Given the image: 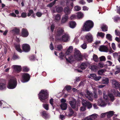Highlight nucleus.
<instances>
[{
    "mask_svg": "<svg viewBox=\"0 0 120 120\" xmlns=\"http://www.w3.org/2000/svg\"><path fill=\"white\" fill-rule=\"evenodd\" d=\"M73 49V47L72 46H69L65 53V57L66 60L70 63L75 60H80L82 59V56L80 52L76 49H75L73 54H71Z\"/></svg>",
    "mask_w": 120,
    "mask_h": 120,
    "instance_id": "obj_1",
    "label": "nucleus"
},
{
    "mask_svg": "<svg viewBox=\"0 0 120 120\" xmlns=\"http://www.w3.org/2000/svg\"><path fill=\"white\" fill-rule=\"evenodd\" d=\"M114 100V98H100L98 100V105L101 106H105L106 103L104 101L105 100L108 103V105H109V102H112Z\"/></svg>",
    "mask_w": 120,
    "mask_h": 120,
    "instance_id": "obj_2",
    "label": "nucleus"
},
{
    "mask_svg": "<svg viewBox=\"0 0 120 120\" xmlns=\"http://www.w3.org/2000/svg\"><path fill=\"white\" fill-rule=\"evenodd\" d=\"M17 84L16 78L15 77H13L8 81L7 87L10 89H14L16 87Z\"/></svg>",
    "mask_w": 120,
    "mask_h": 120,
    "instance_id": "obj_3",
    "label": "nucleus"
},
{
    "mask_svg": "<svg viewBox=\"0 0 120 120\" xmlns=\"http://www.w3.org/2000/svg\"><path fill=\"white\" fill-rule=\"evenodd\" d=\"M94 26V23L93 22L90 20L87 21L84 23L83 28L84 30L86 31H89Z\"/></svg>",
    "mask_w": 120,
    "mask_h": 120,
    "instance_id": "obj_4",
    "label": "nucleus"
},
{
    "mask_svg": "<svg viewBox=\"0 0 120 120\" xmlns=\"http://www.w3.org/2000/svg\"><path fill=\"white\" fill-rule=\"evenodd\" d=\"M58 39L63 42H67L70 40V38L68 34L64 33L61 37L59 38Z\"/></svg>",
    "mask_w": 120,
    "mask_h": 120,
    "instance_id": "obj_5",
    "label": "nucleus"
},
{
    "mask_svg": "<svg viewBox=\"0 0 120 120\" xmlns=\"http://www.w3.org/2000/svg\"><path fill=\"white\" fill-rule=\"evenodd\" d=\"M22 82H25L28 81L30 79V75L27 73H22Z\"/></svg>",
    "mask_w": 120,
    "mask_h": 120,
    "instance_id": "obj_6",
    "label": "nucleus"
},
{
    "mask_svg": "<svg viewBox=\"0 0 120 120\" xmlns=\"http://www.w3.org/2000/svg\"><path fill=\"white\" fill-rule=\"evenodd\" d=\"M85 40L86 42L87 43L91 42L93 41V37L92 34L88 33L85 36Z\"/></svg>",
    "mask_w": 120,
    "mask_h": 120,
    "instance_id": "obj_7",
    "label": "nucleus"
},
{
    "mask_svg": "<svg viewBox=\"0 0 120 120\" xmlns=\"http://www.w3.org/2000/svg\"><path fill=\"white\" fill-rule=\"evenodd\" d=\"M39 98H48V93L47 90H42L40 92L39 94Z\"/></svg>",
    "mask_w": 120,
    "mask_h": 120,
    "instance_id": "obj_8",
    "label": "nucleus"
},
{
    "mask_svg": "<svg viewBox=\"0 0 120 120\" xmlns=\"http://www.w3.org/2000/svg\"><path fill=\"white\" fill-rule=\"evenodd\" d=\"M13 69V71L16 73H19L21 70L22 68L21 66L18 65H13L12 67Z\"/></svg>",
    "mask_w": 120,
    "mask_h": 120,
    "instance_id": "obj_9",
    "label": "nucleus"
},
{
    "mask_svg": "<svg viewBox=\"0 0 120 120\" xmlns=\"http://www.w3.org/2000/svg\"><path fill=\"white\" fill-rule=\"evenodd\" d=\"M1 82L0 83V90H3L6 88V80L4 79H2L0 80Z\"/></svg>",
    "mask_w": 120,
    "mask_h": 120,
    "instance_id": "obj_10",
    "label": "nucleus"
},
{
    "mask_svg": "<svg viewBox=\"0 0 120 120\" xmlns=\"http://www.w3.org/2000/svg\"><path fill=\"white\" fill-rule=\"evenodd\" d=\"M69 103L73 109H76V110H78L77 105L75 100L69 102Z\"/></svg>",
    "mask_w": 120,
    "mask_h": 120,
    "instance_id": "obj_11",
    "label": "nucleus"
},
{
    "mask_svg": "<svg viewBox=\"0 0 120 120\" xmlns=\"http://www.w3.org/2000/svg\"><path fill=\"white\" fill-rule=\"evenodd\" d=\"M22 48L23 51L25 52H28L30 49V46L27 44H24L22 45Z\"/></svg>",
    "mask_w": 120,
    "mask_h": 120,
    "instance_id": "obj_12",
    "label": "nucleus"
},
{
    "mask_svg": "<svg viewBox=\"0 0 120 120\" xmlns=\"http://www.w3.org/2000/svg\"><path fill=\"white\" fill-rule=\"evenodd\" d=\"M90 76L89 77L91 78L92 79H93L94 80L97 81H98L101 78V76H97L96 75L94 74H90Z\"/></svg>",
    "mask_w": 120,
    "mask_h": 120,
    "instance_id": "obj_13",
    "label": "nucleus"
},
{
    "mask_svg": "<svg viewBox=\"0 0 120 120\" xmlns=\"http://www.w3.org/2000/svg\"><path fill=\"white\" fill-rule=\"evenodd\" d=\"M29 35V33L27 30L25 28L22 29L21 36L23 37H26Z\"/></svg>",
    "mask_w": 120,
    "mask_h": 120,
    "instance_id": "obj_14",
    "label": "nucleus"
},
{
    "mask_svg": "<svg viewBox=\"0 0 120 120\" xmlns=\"http://www.w3.org/2000/svg\"><path fill=\"white\" fill-rule=\"evenodd\" d=\"M68 15H64L62 18L61 20V23L64 24L65 23L68 21Z\"/></svg>",
    "mask_w": 120,
    "mask_h": 120,
    "instance_id": "obj_15",
    "label": "nucleus"
},
{
    "mask_svg": "<svg viewBox=\"0 0 120 120\" xmlns=\"http://www.w3.org/2000/svg\"><path fill=\"white\" fill-rule=\"evenodd\" d=\"M71 11V9H70V8L68 7L64 8V12L65 14V15H68L70 14Z\"/></svg>",
    "mask_w": 120,
    "mask_h": 120,
    "instance_id": "obj_16",
    "label": "nucleus"
},
{
    "mask_svg": "<svg viewBox=\"0 0 120 120\" xmlns=\"http://www.w3.org/2000/svg\"><path fill=\"white\" fill-rule=\"evenodd\" d=\"M64 33L63 29L61 28H59L57 30L56 34L57 36H58L62 35H63Z\"/></svg>",
    "mask_w": 120,
    "mask_h": 120,
    "instance_id": "obj_17",
    "label": "nucleus"
},
{
    "mask_svg": "<svg viewBox=\"0 0 120 120\" xmlns=\"http://www.w3.org/2000/svg\"><path fill=\"white\" fill-rule=\"evenodd\" d=\"M99 49L101 52H108V49L107 47L105 46L102 45L100 46Z\"/></svg>",
    "mask_w": 120,
    "mask_h": 120,
    "instance_id": "obj_18",
    "label": "nucleus"
},
{
    "mask_svg": "<svg viewBox=\"0 0 120 120\" xmlns=\"http://www.w3.org/2000/svg\"><path fill=\"white\" fill-rule=\"evenodd\" d=\"M107 117L109 118L112 117L114 113V112L113 111H109L106 112Z\"/></svg>",
    "mask_w": 120,
    "mask_h": 120,
    "instance_id": "obj_19",
    "label": "nucleus"
},
{
    "mask_svg": "<svg viewBox=\"0 0 120 120\" xmlns=\"http://www.w3.org/2000/svg\"><path fill=\"white\" fill-rule=\"evenodd\" d=\"M84 16V14L81 11H79L77 13V17L79 19L82 18Z\"/></svg>",
    "mask_w": 120,
    "mask_h": 120,
    "instance_id": "obj_20",
    "label": "nucleus"
},
{
    "mask_svg": "<svg viewBox=\"0 0 120 120\" xmlns=\"http://www.w3.org/2000/svg\"><path fill=\"white\" fill-rule=\"evenodd\" d=\"M89 68L92 70L95 71L97 70L98 67L96 65H93L90 66Z\"/></svg>",
    "mask_w": 120,
    "mask_h": 120,
    "instance_id": "obj_21",
    "label": "nucleus"
},
{
    "mask_svg": "<svg viewBox=\"0 0 120 120\" xmlns=\"http://www.w3.org/2000/svg\"><path fill=\"white\" fill-rule=\"evenodd\" d=\"M102 82L103 84H108L109 82V79L107 78L104 77L102 79Z\"/></svg>",
    "mask_w": 120,
    "mask_h": 120,
    "instance_id": "obj_22",
    "label": "nucleus"
},
{
    "mask_svg": "<svg viewBox=\"0 0 120 120\" xmlns=\"http://www.w3.org/2000/svg\"><path fill=\"white\" fill-rule=\"evenodd\" d=\"M61 109L63 110H66L67 108V105L66 103H62L60 105Z\"/></svg>",
    "mask_w": 120,
    "mask_h": 120,
    "instance_id": "obj_23",
    "label": "nucleus"
},
{
    "mask_svg": "<svg viewBox=\"0 0 120 120\" xmlns=\"http://www.w3.org/2000/svg\"><path fill=\"white\" fill-rule=\"evenodd\" d=\"M112 84L116 88H118V85L119 84L117 81L114 80H112Z\"/></svg>",
    "mask_w": 120,
    "mask_h": 120,
    "instance_id": "obj_24",
    "label": "nucleus"
},
{
    "mask_svg": "<svg viewBox=\"0 0 120 120\" xmlns=\"http://www.w3.org/2000/svg\"><path fill=\"white\" fill-rule=\"evenodd\" d=\"M76 23L75 22L71 21L69 23V27L72 28H73L76 26Z\"/></svg>",
    "mask_w": 120,
    "mask_h": 120,
    "instance_id": "obj_25",
    "label": "nucleus"
},
{
    "mask_svg": "<svg viewBox=\"0 0 120 120\" xmlns=\"http://www.w3.org/2000/svg\"><path fill=\"white\" fill-rule=\"evenodd\" d=\"M87 66V64L86 63H83L81 64L80 66V68L82 70H84Z\"/></svg>",
    "mask_w": 120,
    "mask_h": 120,
    "instance_id": "obj_26",
    "label": "nucleus"
},
{
    "mask_svg": "<svg viewBox=\"0 0 120 120\" xmlns=\"http://www.w3.org/2000/svg\"><path fill=\"white\" fill-rule=\"evenodd\" d=\"M61 16L60 14L56 15L54 17V19L56 22H58L60 19Z\"/></svg>",
    "mask_w": 120,
    "mask_h": 120,
    "instance_id": "obj_27",
    "label": "nucleus"
},
{
    "mask_svg": "<svg viewBox=\"0 0 120 120\" xmlns=\"http://www.w3.org/2000/svg\"><path fill=\"white\" fill-rule=\"evenodd\" d=\"M13 32L16 34H18L19 33V29L15 27L12 30Z\"/></svg>",
    "mask_w": 120,
    "mask_h": 120,
    "instance_id": "obj_28",
    "label": "nucleus"
},
{
    "mask_svg": "<svg viewBox=\"0 0 120 120\" xmlns=\"http://www.w3.org/2000/svg\"><path fill=\"white\" fill-rule=\"evenodd\" d=\"M105 35V34L104 33L101 32H98L97 35V37L98 38L99 37H101L102 38H103L104 37Z\"/></svg>",
    "mask_w": 120,
    "mask_h": 120,
    "instance_id": "obj_29",
    "label": "nucleus"
},
{
    "mask_svg": "<svg viewBox=\"0 0 120 120\" xmlns=\"http://www.w3.org/2000/svg\"><path fill=\"white\" fill-rule=\"evenodd\" d=\"M42 116L45 118H47L48 116V113L45 111H43L42 112Z\"/></svg>",
    "mask_w": 120,
    "mask_h": 120,
    "instance_id": "obj_30",
    "label": "nucleus"
},
{
    "mask_svg": "<svg viewBox=\"0 0 120 120\" xmlns=\"http://www.w3.org/2000/svg\"><path fill=\"white\" fill-rule=\"evenodd\" d=\"M107 27L105 25L103 24L101 27L103 31H106L107 30Z\"/></svg>",
    "mask_w": 120,
    "mask_h": 120,
    "instance_id": "obj_31",
    "label": "nucleus"
},
{
    "mask_svg": "<svg viewBox=\"0 0 120 120\" xmlns=\"http://www.w3.org/2000/svg\"><path fill=\"white\" fill-rule=\"evenodd\" d=\"M98 116V114L94 113L89 116L91 118L92 120L93 119H94L97 118Z\"/></svg>",
    "mask_w": 120,
    "mask_h": 120,
    "instance_id": "obj_32",
    "label": "nucleus"
},
{
    "mask_svg": "<svg viewBox=\"0 0 120 120\" xmlns=\"http://www.w3.org/2000/svg\"><path fill=\"white\" fill-rule=\"evenodd\" d=\"M15 49L17 51L20 53H21L22 52V51L21 49L20 45H17L16 46Z\"/></svg>",
    "mask_w": 120,
    "mask_h": 120,
    "instance_id": "obj_33",
    "label": "nucleus"
},
{
    "mask_svg": "<svg viewBox=\"0 0 120 120\" xmlns=\"http://www.w3.org/2000/svg\"><path fill=\"white\" fill-rule=\"evenodd\" d=\"M82 103L83 106H85L89 102L84 99H82Z\"/></svg>",
    "mask_w": 120,
    "mask_h": 120,
    "instance_id": "obj_34",
    "label": "nucleus"
},
{
    "mask_svg": "<svg viewBox=\"0 0 120 120\" xmlns=\"http://www.w3.org/2000/svg\"><path fill=\"white\" fill-rule=\"evenodd\" d=\"M93 60L95 62H97L98 60V57L95 54H94L93 56Z\"/></svg>",
    "mask_w": 120,
    "mask_h": 120,
    "instance_id": "obj_35",
    "label": "nucleus"
},
{
    "mask_svg": "<svg viewBox=\"0 0 120 120\" xmlns=\"http://www.w3.org/2000/svg\"><path fill=\"white\" fill-rule=\"evenodd\" d=\"M106 38L110 41L112 40V36L109 34H106Z\"/></svg>",
    "mask_w": 120,
    "mask_h": 120,
    "instance_id": "obj_36",
    "label": "nucleus"
},
{
    "mask_svg": "<svg viewBox=\"0 0 120 120\" xmlns=\"http://www.w3.org/2000/svg\"><path fill=\"white\" fill-rule=\"evenodd\" d=\"M87 94L88 95V97L86 96V98H91V97H93V94L92 93L88 90L87 91Z\"/></svg>",
    "mask_w": 120,
    "mask_h": 120,
    "instance_id": "obj_37",
    "label": "nucleus"
},
{
    "mask_svg": "<svg viewBox=\"0 0 120 120\" xmlns=\"http://www.w3.org/2000/svg\"><path fill=\"white\" fill-rule=\"evenodd\" d=\"M106 71V70L105 69H101L99 70L98 71V73L99 75H101L103 73Z\"/></svg>",
    "mask_w": 120,
    "mask_h": 120,
    "instance_id": "obj_38",
    "label": "nucleus"
},
{
    "mask_svg": "<svg viewBox=\"0 0 120 120\" xmlns=\"http://www.w3.org/2000/svg\"><path fill=\"white\" fill-rule=\"evenodd\" d=\"M55 48L58 50H60L62 49V47L61 45H56Z\"/></svg>",
    "mask_w": 120,
    "mask_h": 120,
    "instance_id": "obj_39",
    "label": "nucleus"
},
{
    "mask_svg": "<svg viewBox=\"0 0 120 120\" xmlns=\"http://www.w3.org/2000/svg\"><path fill=\"white\" fill-rule=\"evenodd\" d=\"M69 116H72L74 113V112L72 110V109L71 108L69 109Z\"/></svg>",
    "mask_w": 120,
    "mask_h": 120,
    "instance_id": "obj_40",
    "label": "nucleus"
},
{
    "mask_svg": "<svg viewBox=\"0 0 120 120\" xmlns=\"http://www.w3.org/2000/svg\"><path fill=\"white\" fill-rule=\"evenodd\" d=\"M86 107H87L88 109H90L92 107V105L91 104L90 102H88L87 105L85 106Z\"/></svg>",
    "mask_w": 120,
    "mask_h": 120,
    "instance_id": "obj_41",
    "label": "nucleus"
},
{
    "mask_svg": "<svg viewBox=\"0 0 120 120\" xmlns=\"http://www.w3.org/2000/svg\"><path fill=\"white\" fill-rule=\"evenodd\" d=\"M40 100L42 102L44 103L47 102L48 100L47 98H40Z\"/></svg>",
    "mask_w": 120,
    "mask_h": 120,
    "instance_id": "obj_42",
    "label": "nucleus"
},
{
    "mask_svg": "<svg viewBox=\"0 0 120 120\" xmlns=\"http://www.w3.org/2000/svg\"><path fill=\"white\" fill-rule=\"evenodd\" d=\"M63 8L61 7H59L57 8L56 9L57 11L58 12H61L63 10Z\"/></svg>",
    "mask_w": 120,
    "mask_h": 120,
    "instance_id": "obj_43",
    "label": "nucleus"
},
{
    "mask_svg": "<svg viewBox=\"0 0 120 120\" xmlns=\"http://www.w3.org/2000/svg\"><path fill=\"white\" fill-rule=\"evenodd\" d=\"M22 70L24 71L27 72L29 70V69L26 66H24L22 68Z\"/></svg>",
    "mask_w": 120,
    "mask_h": 120,
    "instance_id": "obj_44",
    "label": "nucleus"
},
{
    "mask_svg": "<svg viewBox=\"0 0 120 120\" xmlns=\"http://www.w3.org/2000/svg\"><path fill=\"white\" fill-rule=\"evenodd\" d=\"M75 10L76 11H78L81 10V7H80L76 6L74 7Z\"/></svg>",
    "mask_w": 120,
    "mask_h": 120,
    "instance_id": "obj_45",
    "label": "nucleus"
},
{
    "mask_svg": "<svg viewBox=\"0 0 120 120\" xmlns=\"http://www.w3.org/2000/svg\"><path fill=\"white\" fill-rule=\"evenodd\" d=\"M44 108L46 110H48L49 109L48 105L47 104H44L43 105Z\"/></svg>",
    "mask_w": 120,
    "mask_h": 120,
    "instance_id": "obj_46",
    "label": "nucleus"
},
{
    "mask_svg": "<svg viewBox=\"0 0 120 120\" xmlns=\"http://www.w3.org/2000/svg\"><path fill=\"white\" fill-rule=\"evenodd\" d=\"M81 47L84 49H85L87 47L86 44L85 43H84L81 46Z\"/></svg>",
    "mask_w": 120,
    "mask_h": 120,
    "instance_id": "obj_47",
    "label": "nucleus"
},
{
    "mask_svg": "<svg viewBox=\"0 0 120 120\" xmlns=\"http://www.w3.org/2000/svg\"><path fill=\"white\" fill-rule=\"evenodd\" d=\"M106 112L101 113L100 116V117L101 118H103L105 117L106 116H107Z\"/></svg>",
    "mask_w": 120,
    "mask_h": 120,
    "instance_id": "obj_48",
    "label": "nucleus"
},
{
    "mask_svg": "<svg viewBox=\"0 0 120 120\" xmlns=\"http://www.w3.org/2000/svg\"><path fill=\"white\" fill-rule=\"evenodd\" d=\"M21 16L23 18H26L27 16L26 13L25 12H22L21 15Z\"/></svg>",
    "mask_w": 120,
    "mask_h": 120,
    "instance_id": "obj_49",
    "label": "nucleus"
},
{
    "mask_svg": "<svg viewBox=\"0 0 120 120\" xmlns=\"http://www.w3.org/2000/svg\"><path fill=\"white\" fill-rule=\"evenodd\" d=\"M99 59L101 61H105V57L103 56H102L101 57H100Z\"/></svg>",
    "mask_w": 120,
    "mask_h": 120,
    "instance_id": "obj_50",
    "label": "nucleus"
},
{
    "mask_svg": "<svg viewBox=\"0 0 120 120\" xmlns=\"http://www.w3.org/2000/svg\"><path fill=\"white\" fill-rule=\"evenodd\" d=\"M33 11L32 10H29V12L27 14V16L28 17L30 16L31 15L33 14Z\"/></svg>",
    "mask_w": 120,
    "mask_h": 120,
    "instance_id": "obj_51",
    "label": "nucleus"
},
{
    "mask_svg": "<svg viewBox=\"0 0 120 120\" xmlns=\"http://www.w3.org/2000/svg\"><path fill=\"white\" fill-rule=\"evenodd\" d=\"M55 3V2H54V1L53 2H52L50 3V4L48 5L47 6V7H49L50 8Z\"/></svg>",
    "mask_w": 120,
    "mask_h": 120,
    "instance_id": "obj_52",
    "label": "nucleus"
},
{
    "mask_svg": "<svg viewBox=\"0 0 120 120\" xmlns=\"http://www.w3.org/2000/svg\"><path fill=\"white\" fill-rule=\"evenodd\" d=\"M70 18L71 19H74L77 18L76 15H72Z\"/></svg>",
    "mask_w": 120,
    "mask_h": 120,
    "instance_id": "obj_53",
    "label": "nucleus"
},
{
    "mask_svg": "<svg viewBox=\"0 0 120 120\" xmlns=\"http://www.w3.org/2000/svg\"><path fill=\"white\" fill-rule=\"evenodd\" d=\"M114 95L115 97H120V93L119 92L117 91L114 94Z\"/></svg>",
    "mask_w": 120,
    "mask_h": 120,
    "instance_id": "obj_54",
    "label": "nucleus"
},
{
    "mask_svg": "<svg viewBox=\"0 0 120 120\" xmlns=\"http://www.w3.org/2000/svg\"><path fill=\"white\" fill-rule=\"evenodd\" d=\"M65 89L68 91L70 90L71 89V87L70 86H66L65 87Z\"/></svg>",
    "mask_w": 120,
    "mask_h": 120,
    "instance_id": "obj_55",
    "label": "nucleus"
},
{
    "mask_svg": "<svg viewBox=\"0 0 120 120\" xmlns=\"http://www.w3.org/2000/svg\"><path fill=\"white\" fill-rule=\"evenodd\" d=\"M1 104L3 105V106H4V105H7V104L4 101H2L0 100V106H1Z\"/></svg>",
    "mask_w": 120,
    "mask_h": 120,
    "instance_id": "obj_56",
    "label": "nucleus"
},
{
    "mask_svg": "<svg viewBox=\"0 0 120 120\" xmlns=\"http://www.w3.org/2000/svg\"><path fill=\"white\" fill-rule=\"evenodd\" d=\"M104 64L103 63H99L98 64V68L99 67L101 68H102L104 67Z\"/></svg>",
    "mask_w": 120,
    "mask_h": 120,
    "instance_id": "obj_57",
    "label": "nucleus"
},
{
    "mask_svg": "<svg viewBox=\"0 0 120 120\" xmlns=\"http://www.w3.org/2000/svg\"><path fill=\"white\" fill-rule=\"evenodd\" d=\"M86 107L85 106H83L82 107L80 108V110L81 111H84L86 110Z\"/></svg>",
    "mask_w": 120,
    "mask_h": 120,
    "instance_id": "obj_58",
    "label": "nucleus"
},
{
    "mask_svg": "<svg viewBox=\"0 0 120 120\" xmlns=\"http://www.w3.org/2000/svg\"><path fill=\"white\" fill-rule=\"evenodd\" d=\"M59 55L61 59H63L64 56H65V55H64L63 52H61L60 53Z\"/></svg>",
    "mask_w": 120,
    "mask_h": 120,
    "instance_id": "obj_59",
    "label": "nucleus"
},
{
    "mask_svg": "<svg viewBox=\"0 0 120 120\" xmlns=\"http://www.w3.org/2000/svg\"><path fill=\"white\" fill-rule=\"evenodd\" d=\"M42 13L41 12H38L36 13V15L38 17H40L42 15Z\"/></svg>",
    "mask_w": 120,
    "mask_h": 120,
    "instance_id": "obj_60",
    "label": "nucleus"
},
{
    "mask_svg": "<svg viewBox=\"0 0 120 120\" xmlns=\"http://www.w3.org/2000/svg\"><path fill=\"white\" fill-rule=\"evenodd\" d=\"M82 9L83 11H88L89 8L86 6H84L82 7Z\"/></svg>",
    "mask_w": 120,
    "mask_h": 120,
    "instance_id": "obj_61",
    "label": "nucleus"
},
{
    "mask_svg": "<svg viewBox=\"0 0 120 120\" xmlns=\"http://www.w3.org/2000/svg\"><path fill=\"white\" fill-rule=\"evenodd\" d=\"M79 4H82L84 5L86 3L83 0H81L79 1Z\"/></svg>",
    "mask_w": 120,
    "mask_h": 120,
    "instance_id": "obj_62",
    "label": "nucleus"
},
{
    "mask_svg": "<svg viewBox=\"0 0 120 120\" xmlns=\"http://www.w3.org/2000/svg\"><path fill=\"white\" fill-rule=\"evenodd\" d=\"M115 20V22H117L118 20H119L120 19V17L118 16H115L114 17Z\"/></svg>",
    "mask_w": 120,
    "mask_h": 120,
    "instance_id": "obj_63",
    "label": "nucleus"
},
{
    "mask_svg": "<svg viewBox=\"0 0 120 120\" xmlns=\"http://www.w3.org/2000/svg\"><path fill=\"white\" fill-rule=\"evenodd\" d=\"M117 12L120 15V7H118V6H117Z\"/></svg>",
    "mask_w": 120,
    "mask_h": 120,
    "instance_id": "obj_64",
    "label": "nucleus"
}]
</instances>
